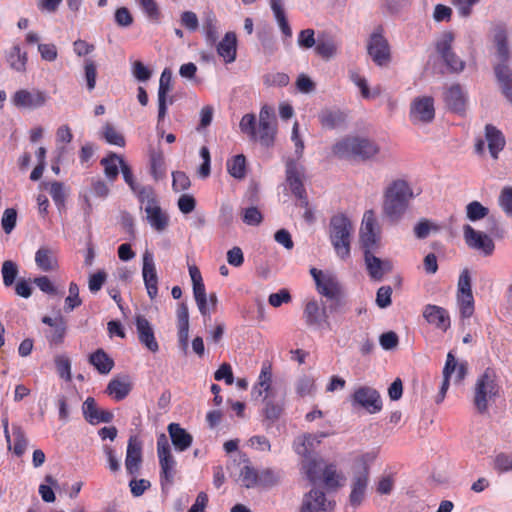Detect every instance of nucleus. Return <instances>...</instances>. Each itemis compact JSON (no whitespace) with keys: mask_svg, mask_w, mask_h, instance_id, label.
Wrapping results in <instances>:
<instances>
[{"mask_svg":"<svg viewBox=\"0 0 512 512\" xmlns=\"http://www.w3.org/2000/svg\"><path fill=\"white\" fill-rule=\"evenodd\" d=\"M454 34L444 32L436 43V51L444 61L450 72L460 73L465 68V62L460 59L452 49Z\"/></svg>","mask_w":512,"mask_h":512,"instance_id":"9d476101","label":"nucleus"},{"mask_svg":"<svg viewBox=\"0 0 512 512\" xmlns=\"http://www.w3.org/2000/svg\"><path fill=\"white\" fill-rule=\"evenodd\" d=\"M325 436L326 434L324 433L319 436L312 434L304 435L301 443L296 447V452L302 456H311V450L314 447V442L320 443L321 438Z\"/></svg>","mask_w":512,"mask_h":512,"instance_id":"8fccbe9b","label":"nucleus"},{"mask_svg":"<svg viewBox=\"0 0 512 512\" xmlns=\"http://www.w3.org/2000/svg\"><path fill=\"white\" fill-rule=\"evenodd\" d=\"M494 469L499 472L512 470V453L501 452L494 458Z\"/></svg>","mask_w":512,"mask_h":512,"instance_id":"e2e57ef3","label":"nucleus"},{"mask_svg":"<svg viewBox=\"0 0 512 512\" xmlns=\"http://www.w3.org/2000/svg\"><path fill=\"white\" fill-rule=\"evenodd\" d=\"M354 226L351 220L343 214L334 215L330 219L329 237L336 255L346 260L351 253V240Z\"/></svg>","mask_w":512,"mask_h":512,"instance_id":"7ed1b4c3","label":"nucleus"},{"mask_svg":"<svg viewBox=\"0 0 512 512\" xmlns=\"http://www.w3.org/2000/svg\"><path fill=\"white\" fill-rule=\"evenodd\" d=\"M167 430L176 451L183 452L191 447L193 436L178 423H170Z\"/></svg>","mask_w":512,"mask_h":512,"instance_id":"393cba45","label":"nucleus"},{"mask_svg":"<svg viewBox=\"0 0 512 512\" xmlns=\"http://www.w3.org/2000/svg\"><path fill=\"white\" fill-rule=\"evenodd\" d=\"M352 404L364 408L367 412L375 414L382 409V400L379 392L368 386H362L352 395Z\"/></svg>","mask_w":512,"mask_h":512,"instance_id":"ddd939ff","label":"nucleus"},{"mask_svg":"<svg viewBox=\"0 0 512 512\" xmlns=\"http://www.w3.org/2000/svg\"><path fill=\"white\" fill-rule=\"evenodd\" d=\"M103 129L104 138L109 144L119 147H123L125 145L124 136L119 133L111 124H106Z\"/></svg>","mask_w":512,"mask_h":512,"instance_id":"13d9d810","label":"nucleus"},{"mask_svg":"<svg viewBox=\"0 0 512 512\" xmlns=\"http://www.w3.org/2000/svg\"><path fill=\"white\" fill-rule=\"evenodd\" d=\"M380 151L379 146L372 140L362 137H346L333 146L334 155L339 158L359 157L370 159Z\"/></svg>","mask_w":512,"mask_h":512,"instance_id":"39448f33","label":"nucleus"},{"mask_svg":"<svg viewBox=\"0 0 512 512\" xmlns=\"http://www.w3.org/2000/svg\"><path fill=\"white\" fill-rule=\"evenodd\" d=\"M136 330L139 341L149 351L155 353L159 350L158 342L156 341L154 330L149 321L142 315H138L135 319Z\"/></svg>","mask_w":512,"mask_h":512,"instance_id":"aec40b11","label":"nucleus"},{"mask_svg":"<svg viewBox=\"0 0 512 512\" xmlns=\"http://www.w3.org/2000/svg\"><path fill=\"white\" fill-rule=\"evenodd\" d=\"M270 7L282 33L291 37L292 30L285 15L283 0H270Z\"/></svg>","mask_w":512,"mask_h":512,"instance_id":"4c0bfd02","label":"nucleus"},{"mask_svg":"<svg viewBox=\"0 0 512 512\" xmlns=\"http://www.w3.org/2000/svg\"><path fill=\"white\" fill-rule=\"evenodd\" d=\"M55 365L59 376L66 380H71V363L66 356H57L55 358Z\"/></svg>","mask_w":512,"mask_h":512,"instance_id":"69168bd1","label":"nucleus"},{"mask_svg":"<svg viewBox=\"0 0 512 512\" xmlns=\"http://www.w3.org/2000/svg\"><path fill=\"white\" fill-rule=\"evenodd\" d=\"M272 382V368L268 363H264L258 377L257 384L253 387L252 394L256 396H262V394L269 393L271 390Z\"/></svg>","mask_w":512,"mask_h":512,"instance_id":"e433bc0d","label":"nucleus"},{"mask_svg":"<svg viewBox=\"0 0 512 512\" xmlns=\"http://www.w3.org/2000/svg\"><path fill=\"white\" fill-rule=\"evenodd\" d=\"M435 118L434 100L430 96L416 97L410 105L409 119L414 125L431 123Z\"/></svg>","mask_w":512,"mask_h":512,"instance_id":"f8f14e48","label":"nucleus"},{"mask_svg":"<svg viewBox=\"0 0 512 512\" xmlns=\"http://www.w3.org/2000/svg\"><path fill=\"white\" fill-rule=\"evenodd\" d=\"M240 480L244 487L252 488L259 485V474L254 468L246 465L241 469Z\"/></svg>","mask_w":512,"mask_h":512,"instance_id":"6e6d98bb","label":"nucleus"},{"mask_svg":"<svg viewBox=\"0 0 512 512\" xmlns=\"http://www.w3.org/2000/svg\"><path fill=\"white\" fill-rule=\"evenodd\" d=\"M423 317L429 324L434 325L444 332L450 328V316L448 311L443 307L428 304L423 310Z\"/></svg>","mask_w":512,"mask_h":512,"instance_id":"4be33fe9","label":"nucleus"},{"mask_svg":"<svg viewBox=\"0 0 512 512\" xmlns=\"http://www.w3.org/2000/svg\"><path fill=\"white\" fill-rule=\"evenodd\" d=\"M49 193L55 202V204L60 207L64 205L66 193H65V187L64 184L61 182H52L50 184Z\"/></svg>","mask_w":512,"mask_h":512,"instance_id":"0e129e2a","label":"nucleus"},{"mask_svg":"<svg viewBox=\"0 0 512 512\" xmlns=\"http://www.w3.org/2000/svg\"><path fill=\"white\" fill-rule=\"evenodd\" d=\"M310 274L316 283L318 292L326 298L337 297V295L343 293L341 285L334 275L323 273L316 268H312Z\"/></svg>","mask_w":512,"mask_h":512,"instance_id":"2eb2a0df","label":"nucleus"},{"mask_svg":"<svg viewBox=\"0 0 512 512\" xmlns=\"http://www.w3.org/2000/svg\"><path fill=\"white\" fill-rule=\"evenodd\" d=\"M367 53L378 66H386L390 62V45L384 37L382 26L376 27L370 35L367 43Z\"/></svg>","mask_w":512,"mask_h":512,"instance_id":"0eeeda50","label":"nucleus"},{"mask_svg":"<svg viewBox=\"0 0 512 512\" xmlns=\"http://www.w3.org/2000/svg\"><path fill=\"white\" fill-rule=\"evenodd\" d=\"M17 212L13 208H8L4 211L1 225L6 234H10L16 226Z\"/></svg>","mask_w":512,"mask_h":512,"instance_id":"338daca9","label":"nucleus"},{"mask_svg":"<svg viewBox=\"0 0 512 512\" xmlns=\"http://www.w3.org/2000/svg\"><path fill=\"white\" fill-rule=\"evenodd\" d=\"M302 177L303 167L295 160H288L286 162V182L296 197H301V193L305 192Z\"/></svg>","mask_w":512,"mask_h":512,"instance_id":"5701e85b","label":"nucleus"},{"mask_svg":"<svg viewBox=\"0 0 512 512\" xmlns=\"http://www.w3.org/2000/svg\"><path fill=\"white\" fill-rule=\"evenodd\" d=\"M239 128L250 140L257 141L256 116L254 114H245L240 120Z\"/></svg>","mask_w":512,"mask_h":512,"instance_id":"de8ad7c7","label":"nucleus"},{"mask_svg":"<svg viewBox=\"0 0 512 512\" xmlns=\"http://www.w3.org/2000/svg\"><path fill=\"white\" fill-rule=\"evenodd\" d=\"M160 482L162 489L169 487L173 484L174 476L176 474V460L173 455L159 457Z\"/></svg>","mask_w":512,"mask_h":512,"instance_id":"7c9ffc66","label":"nucleus"},{"mask_svg":"<svg viewBox=\"0 0 512 512\" xmlns=\"http://www.w3.org/2000/svg\"><path fill=\"white\" fill-rule=\"evenodd\" d=\"M457 302L459 305L460 314L463 318H469L474 312V299L472 293L464 295L457 294Z\"/></svg>","mask_w":512,"mask_h":512,"instance_id":"864d4df0","label":"nucleus"},{"mask_svg":"<svg viewBox=\"0 0 512 512\" xmlns=\"http://www.w3.org/2000/svg\"><path fill=\"white\" fill-rule=\"evenodd\" d=\"M1 273L4 285L9 287L15 282L18 276V267L13 261L6 260L2 264Z\"/></svg>","mask_w":512,"mask_h":512,"instance_id":"5fc2aeb1","label":"nucleus"},{"mask_svg":"<svg viewBox=\"0 0 512 512\" xmlns=\"http://www.w3.org/2000/svg\"><path fill=\"white\" fill-rule=\"evenodd\" d=\"M337 48L338 44L331 36L322 35L318 37L315 50L322 58L330 59L336 54Z\"/></svg>","mask_w":512,"mask_h":512,"instance_id":"ea45409f","label":"nucleus"},{"mask_svg":"<svg viewBox=\"0 0 512 512\" xmlns=\"http://www.w3.org/2000/svg\"><path fill=\"white\" fill-rule=\"evenodd\" d=\"M283 406L282 401L274 402L271 398H264L263 415L269 426L280 418L283 412Z\"/></svg>","mask_w":512,"mask_h":512,"instance_id":"a19ab883","label":"nucleus"},{"mask_svg":"<svg viewBox=\"0 0 512 512\" xmlns=\"http://www.w3.org/2000/svg\"><path fill=\"white\" fill-rule=\"evenodd\" d=\"M132 383L128 376L116 377L110 380L107 385L106 393L112 396L116 401H121L130 393Z\"/></svg>","mask_w":512,"mask_h":512,"instance_id":"c85d7f7f","label":"nucleus"},{"mask_svg":"<svg viewBox=\"0 0 512 512\" xmlns=\"http://www.w3.org/2000/svg\"><path fill=\"white\" fill-rule=\"evenodd\" d=\"M304 319L308 326L320 328L327 322V309L320 308L315 300L308 301L304 309Z\"/></svg>","mask_w":512,"mask_h":512,"instance_id":"a878e982","label":"nucleus"},{"mask_svg":"<svg viewBox=\"0 0 512 512\" xmlns=\"http://www.w3.org/2000/svg\"><path fill=\"white\" fill-rule=\"evenodd\" d=\"M376 457L374 452L362 455L355 463L351 478V493L349 502L352 506L358 507L365 496L369 483V463Z\"/></svg>","mask_w":512,"mask_h":512,"instance_id":"423d86ee","label":"nucleus"},{"mask_svg":"<svg viewBox=\"0 0 512 512\" xmlns=\"http://www.w3.org/2000/svg\"><path fill=\"white\" fill-rule=\"evenodd\" d=\"M489 209L479 201H472L466 206V217L472 221H478L488 216Z\"/></svg>","mask_w":512,"mask_h":512,"instance_id":"09e8293b","label":"nucleus"},{"mask_svg":"<svg viewBox=\"0 0 512 512\" xmlns=\"http://www.w3.org/2000/svg\"><path fill=\"white\" fill-rule=\"evenodd\" d=\"M276 133V127L273 123L258 124L257 141L262 145L269 147L273 145Z\"/></svg>","mask_w":512,"mask_h":512,"instance_id":"c03bdc74","label":"nucleus"},{"mask_svg":"<svg viewBox=\"0 0 512 512\" xmlns=\"http://www.w3.org/2000/svg\"><path fill=\"white\" fill-rule=\"evenodd\" d=\"M151 173L153 177L158 180L163 177L165 173L164 156L162 151H152L150 154Z\"/></svg>","mask_w":512,"mask_h":512,"instance_id":"3c124183","label":"nucleus"},{"mask_svg":"<svg viewBox=\"0 0 512 512\" xmlns=\"http://www.w3.org/2000/svg\"><path fill=\"white\" fill-rule=\"evenodd\" d=\"M35 263L44 272L55 271L58 268L57 258L52 249L41 247L35 254Z\"/></svg>","mask_w":512,"mask_h":512,"instance_id":"2f4dec72","label":"nucleus"},{"mask_svg":"<svg viewBox=\"0 0 512 512\" xmlns=\"http://www.w3.org/2000/svg\"><path fill=\"white\" fill-rule=\"evenodd\" d=\"M217 53L226 63H232L236 59L237 38L234 32H227L216 46Z\"/></svg>","mask_w":512,"mask_h":512,"instance_id":"cd10ccee","label":"nucleus"},{"mask_svg":"<svg viewBox=\"0 0 512 512\" xmlns=\"http://www.w3.org/2000/svg\"><path fill=\"white\" fill-rule=\"evenodd\" d=\"M145 213L148 222L156 231L162 232L167 228L168 216L162 212L157 203L152 206H145Z\"/></svg>","mask_w":512,"mask_h":512,"instance_id":"473e14b6","label":"nucleus"},{"mask_svg":"<svg viewBox=\"0 0 512 512\" xmlns=\"http://www.w3.org/2000/svg\"><path fill=\"white\" fill-rule=\"evenodd\" d=\"M281 473L272 469L263 470L259 474V485L265 488H271L280 483Z\"/></svg>","mask_w":512,"mask_h":512,"instance_id":"4d7b16f0","label":"nucleus"},{"mask_svg":"<svg viewBox=\"0 0 512 512\" xmlns=\"http://www.w3.org/2000/svg\"><path fill=\"white\" fill-rule=\"evenodd\" d=\"M364 253V261L369 276L375 281H381L384 275L392 271L389 260H382L375 255L376 251L367 250Z\"/></svg>","mask_w":512,"mask_h":512,"instance_id":"a211bd4d","label":"nucleus"},{"mask_svg":"<svg viewBox=\"0 0 512 512\" xmlns=\"http://www.w3.org/2000/svg\"><path fill=\"white\" fill-rule=\"evenodd\" d=\"M302 467L309 481L315 484L321 479L324 464L321 459H316L312 456H303Z\"/></svg>","mask_w":512,"mask_h":512,"instance_id":"f704fd0d","label":"nucleus"},{"mask_svg":"<svg viewBox=\"0 0 512 512\" xmlns=\"http://www.w3.org/2000/svg\"><path fill=\"white\" fill-rule=\"evenodd\" d=\"M467 372V363H458L454 355L451 352H449L447 355L445 366L443 368V382L435 400L437 404L441 403L444 400L446 392L449 388V380L452 374L455 373L454 383L460 384L466 377Z\"/></svg>","mask_w":512,"mask_h":512,"instance_id":"6e6552de","label":"nucleus"},{"mask_svg":"<svg viewBox=\"0 0 512 512\" xmlns=\"http://www.w3.org/2000/svg\"><path fill=\"white\" fill-rule=\"evenodd\" d=\"M45 481L48 483V485L41 484L39 486V494L44 502L52 503L55 501V493L53 488L58 486V482L51 475H46Z\"/></svg>","mask_w":512,"mask_h":512,"instance_id":"603ef678","label":"nucleus"},{"mask_svg":"<svg viewBox=\"0 0 512 512\" xmlns=\"http://www.w3.org/2000/svg\"><path fill=\"white\" fill-rule=\"evenodd\" d=\"M142 275L147 293L151 299H154L158 294V277L153 255L149 251L143 254Z\"/></svg>","mask_w":512,"mask_h":512,"instance_id":"6ab92c4d","label":"nucleus"},{"mask_svg":"<svg viewBox=\"0 0 512 512\" xmlns=\"http://www.w3.org/2000/svg\"><path fill=\"white\" fill-rule=\"evenodd\" d=\"M227 170L229 174L236 178L242 179L245 176L246 171V159L242 154L236 155L227 162Z\"/></svg>","mask_w":512,"mask_h":512,"instance_id":"a18cd8bd","label":"nucleus"},{"mask_svg":"<svg viewBox=\"0 0 512 512\" xmlns=\"http://www.w3.org/2000/svg\"><path fill=\"white\" fill-rule=\"evenodd\" d=\"M360 246L363 252L377 251L380 247V233L372 210L364 213L360 228Z\"/></svg>","mask_w":512,"mask_h":512,"instance_id":"1a4fd4ad","label":"nucleus"},{"mask_svg":"<svg viewBox=\"0 0 512 512\" xmlns=\"http://www.w3.org/2000/svg\"><path fill=\"white\" fill-rule=\"evenodd\" d=\"M344 114L340 111L324 110L319 114V121L323 127L333 129L343 123Z\"/></svg>","mask_w":512,"mask_h":512,"instance_id":"37998d69","label":"nucleus"},{"mask_svg":"<svg viewBox=\"0 0 512 512\" xmlns=\"http://www.w3.org/2000/svg\"><path fill=\"white\" fill-rule=\"evenodd\" d=\"M500 387L496 382V374L487 368L476 380L473 404L480 414L488 412L491 403L499 396Z\"/></svg>","mask_w":512,"mask_h":512,"instance_id":"20e7f679","label":"nucleus"},{"mask_svg":"<svg viewBox=\"0 0 512 512\" xmlns=\"http://www.w3.org/2000/svg\"><path fill=\"white\" fill-rule=\"evenodd\" d=\"M242 220L247 225L257 226L262 222L263 216L257 207L251 206L243 210Z\"/></svg>","mask_w":512,"mask_h":512,"instance_id":"680f3d73","label":"nucleus"},{"mask_svg":"<svg viewBox=\"0 0 512 512\" xmlns=\"http://www.w3.org/2000/svg\"><path fill=\"white\" fill-rule=\"evenodd\" d=\"M485 137L491 156L497 159L499 152L502 151L505 146V138L502 132L493 125L488 124L485 127Z\"/></svg>","mask_w":512,"mask_h":512,"instance_id":"c756f323","label":"nucleus"},{"mask_svg":"<svg viewBox=\"0 0 512 512\" xmlns=\"http://www.w3.org/2000/svg\"><path fill=\"white\" fill-rule=\"evenodd\" d=\"M138 197L139 201L145 206H152L157 203L156 197L152 187L150 186H137L136 190H132Z\"/></svg>","mask_w":512,"mask_h":512,"instance_id":"bf43d9fd","label":"nucleus"},{"mask_svg":"<svg viewBox=\"0 0 512 512\" xmlns=\"http://www.w3.org/2000/svg\"><path fill=\"white\" fill-rule=\"evenodd\" d=\"M334 507L322 490L311 489L304 495L299 512H332Z\"/></svg>","mask_w":512,"mask_h":512,"instance_id":"4468645a","label":"nucleus"},{"mask_svg":"<svg viewBox=\"0 0 512 512\" xmlns=\"http://www.w3.org/2000/svg\"><path fill=\"white\" fill-rule=\"evenodd\" d=\"M142 441L137 436H130L127 444L125 468L130 476H137L140 473L142 457Z\"/></svg>","mask_w":512,"mask_h":512,"instance_id":"dca6fc26","label":"nucleus"},{"mask_svg":"<svg viewBox=\"0 0 512 512\" xmlns=\"http://www.w3.org/2000/svg\"><path fill=\"white\" fill-rule=\"evenodd\" d=\"M82 303L79 297V288L78 285L74 282H71L69 285V295L65 299V310L67 312H71L76 307L80 306Z\"/></svg>","mask_w":512,"mask_h":512,"instance_id":"052dcab7","label":"nucleus"},{"mask_svg":"<svg viewBox=\"0 0 512 512\" xmlns=\"http://www.w3.org/2000/svg\"><path fill=\"white\" fill-rule=\"evenodd\" d=\"M89 362L93 365L100 374H108L114 367V361L108 354L98 349L89 356Z\"/></svg>","mask_w":512,"mask_h":512,"instance_id":"c9c22d12","label":"nucleus"},{"mask_svg":"<svg viewBox=\"0 0 512 512\" xmlns=\"http://www.w3.org/2000/svg\"><path fill=\"white\" fill-rule=\"evenodd\" d=\"M125 163L126 162L124 158L116 153H110L107 157L101 160V165L104 167L105 176L111 182L117 178L119 174V168L122 169Z\"/></svg>","mask_w":512,"mask_h":512,"instance_id":"72a5a7b5","label":"nucleus"},{"mask_svg":"<svg viewBox=\"0 0 512 512\" xmlns=\"http://www.w3.org/2000/svg\"><path fill=\"white\" fill-rule=\"evenodd\" d=\"M203 29L205 32L206 41L214 45L219 38L218 21L214 13L209 12L206 14L203 22Z\"/></svg>","mask_w":512,"mask_h":512,"instance_id":"79ce46f5","label":"nucleus"},{"mask_svg":"<svg viewBox=\"0 0 512 512\" xmlns=\"http://www.w3.org/2000/svg\"><path fill=\"white\" fill-rule=\"evenodd\" d=\"M413 191L404 180L393 181L384 194L383 212L392 223H397L408 209Z\"/></svg>","mask_w":512,"mask_h":512,"instance_id":"f03ea898","label":"nucleus"},{"mask_svg":"<svg viewBox=\"0 0 512 512\" xmlns=\"http://www.w3.org/2000/svg\"><path fill=\"white\" fill-rule=\"evenodd\" d=\"M492 42L499 60L494 66L495 77L505 98L512 105V68L507 64L511 57L509 45L510 31L506 23L493 22L490 28Z\"/></svg>","mask_w":512,"mask_h":512,"instance_id":"f257e3e1","label":"nucleus"},{"mask_svg":"<svg viewBox=\"0 0 512 512\" xmlns=\"http://www.w3.org/2000/svg\"><path fill=\"white\" fill-rule=\"evenodd\" d=\"M463 237L466 245L481 255L491 256L495 250L493 239L484 232L474 229L471 225L463 226Z\"/></svg>","mask_w":512,"mask_h":512,"instance_id":"9b49d317","label":"nucleus"},{"mask_svg":"<svg viewBox=\"0 0 512 512\" xmlns=\"http://www.w3.org/2000/svg\"><path fill=\"white\" fill-rule=\"evenodd\" d=\"M445 102L452 111L463 113L467 102L466 93L459 84H454L447 90Z\"/></svg>","mask_w":512,"mask_h":512,"instance_id":"bb28decb","label":"nucleus"},{"mask_svg":"<svg viewBox=\"0 0 512 512\" xmlns=\"http://www.w3.org/2000/svg\"><path fill=\"white\" fill-rule=\"evenodd\" d=\"M82 412L85 420L92 425L98 423H110L113 420V413L108 410H100L96 406V401L92 397H88L83 405Z\"/></svg>","mask_w":512,"mask_h":512,"instance_id":"412c9836","label":"nucleus"},{"mask_svg":"<svg viewBox=\"0 0 512 512\" xmlns=\"http://www.w3.org/2000/svg\"><path fill=\"white\" fill-rule=\"evenodd\" d=\"M47 100L45 92L39 90L28 91L25 89L17 91L13 98V104L18 108L36 109L42 107Z\"/></svg>","mask_w":512,"mask_h":512,"instance_id":"f3484780","label":"nucleus"},{"mask_svg":"<svg viewBox=\"0 0 512 512\" xmlns=\"http://www.w3.org/2000/svg\"><path fill=\"white\" fill-rule=\"evenodd\" d=\"M7 62L13 70L24 72L27 64V53L23 52L19 45H14L7 53Z\"/></svg>","mask_w":512,"mask_h":512,"instance_id":"58836bf2","label":"nucleus"},{"mask_svg":"<svg viewBox=\"0 0 512 512\" xmlns=\"http://www.w3.org/2000/svg\"><path fill=\"white\" fill-rule=\"evenodd\" d=\"M172 71L165 68L161 73L158 88V121H162L167 113V94L171 90Z\"/></svg>","mask_w":512,"mask_h":512,"instance_id":"b1692460","label":"nucleus"},{"mask_svg":"<svg viewBox=\"0 0 512 512\" xmlns=\"http://www.w3.org/2000/svg\"><path fill=\"white\" fill-rule=\"evenodd\" d=\"M12 437L14 441L13 452L17 456L23 455L28 445L24 430L18 425H12Z\"/></svg>","mask_w":512,"mask_h":512,"instance_id":"49530a36","label":"nucleus"},{"mask_svg":"<svg viewBox=\"0 0 512 512\" xmlns=\"http://www.w3.org/2000/svg\"><path fill=\"white\" fill-rule=\"evenodd\" d=\"M499 205L508 216H512V187H504L499 196Z\"/></svg>","mask_w":512,"mask_h":512,"instance_id":"774afa93","label":"nucleus"}]
</instances>
